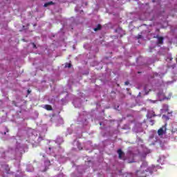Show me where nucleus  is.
Masks as SVG:
<instances>
[{
  "label": "nucleus",
  "mask_w": 177,
  "mask_h": 177,
  "mask_svg": "<svg viewBox=\"0 0 177 177\" xmlns=\"http://www.w3.org/2000/svg\"><path fill=\"white\" fill-rule=\"evenodd\" d=\"M157 96L160 102H162V100H169V99H171V95H169L168 97L165 96V93H164L163 90H160L157 93Z\"/></svg>",
  "instance_id": "1"
},
{
  "label": "nucleus",
  "mask_w": 177,
  "mask_h": 177,
  "mask_svg": "<svg viewBox=\"0 0 177 177\" xmlns=\"http://www.w3.org/2000/svg\"><path fill=\"white\" fill-rule=\"evenodd\" d=\"M165 138L167 139H171V140L176 139V136H175V134L171 132V130H167V132H165Z\"/></svg>",
  "instance_id": "2"
},
{
  "label": "nucleus",
  "mask_w": 177,
  "mask_h": 177,
  "mask_svg": "<svg viewBox=\"0 0 177 177\" xmlns=\"http://www.w3.org/2000/svg\"><path fill=\"white\" fill-rule=\"evenodd\" d=\"M117 152L118 154L119 160H123V161H125L127 160V158H125V153L122 151V149H119Z\"/></svg>",
  "instance_id": "3"
},
{
  "label": "nucleus",
  "mask_w": 177,
  "mask_h": 177,
  "mask_svg": "<svg viewBox=\"0 0 177 177\" xmlns=\"http://www.w3.org/2000/svg\"><path fill=\"white\" fill-rule=\"evenodd\" d=\"M165 132H167V127L165 125L158 130V135L159 136H162V135H165Z\"/></svg>",
  "instance_id": "4"
},
{
  "label": "nucleus",
  "mask_w": 177,
  "mask_h": 177,
  "mask_svg": "<svg viewBox=\"0 0 177 177\" xmlns=\"http://www.w3.org/2000/svg\"><path fill=\"white\" fill-rule=\"evenodd\" d=\"M155 38H157L158 41H157V44L158 45H162V44H164V38L158 35H157Z\"/></svg>",
  "instance_id": "5"
},
{
  "label": "nucleus",
  "mask_w": 177,
  "mask_h": 177,
  "mask_svg": "<svg viewBox=\"0 0 177 177\" xmlns=\"http://www.w3.org/2000/svg\"><path fill=\"white\" fill-rule=\"evenodd\" d=\"M44 109H46V110H48V111H52V110H53V109L52 108V106L49 104H46L44 106Z\"/></svg>",
  "instance_id": "6"
},
{
  "label": "nucleus",
  "mask_w": 177,
  "mask_h": 177,
  "mask_svg": "<svg viewBox=\"0 0 177 177\" xmlns=\"http://www.w3.org/2000/svg\"><path fill=\"white\" fill-rule=\"evenodd\" d=\"M50 5H55V3H53V1H49V2L44 3V8H48V6H49Z\"/></svg>",
  "instance_id": "7"
},
{
  "label": "nucleus",
  "mask_w": 177,
  "mask_h": 177,
  "mask_svg": "<svg viewBox=\"0 0 177 177\" xmlns=\"http://www.w3.org/2000/svg\"><path fill=\"white\" fill-rule=\"evenodd\" d=\"M99 30H102V25L99 24L96 28H94V31H99Z\"/></svg>",
  "instance_id": "8"
},
{
  "label": "nucleus",
  "mask_w": 177,
  "mask_h": 177,
  "mask_svg": "<svg viewBox=\"0 0 177 177\" xmlns=\"http://www.w3.org/2000/svg\"><path fill=\"white\" fill-rule=\"evenodd\" d=\"M163 108L165 109V111H169L168 105L167 104L163 105Z\"/></svg>",
  "instance_id": "9"
},
{
  "label": "nucleus",
  "mask_w": 177,
  "mask_h": 177,
  "mask_svg": "<svg viewBox=\"0 0 177 177\" xmlns=\"http://www.w3.org/2000/svg\"><path fill=\"white\" fill-rule=\"evenodd\" d=\"M149 124H150L151 126H153V125H154V124H155V121L153 120H149Z\"/></svg>",
  "instance_id": "10"
},
{
  "label": "nucleus",
  "mask_w": 177,
  "mask_h": 177,
  "mask_svg": "<svg viewBox=\"0 0 177 177\" xmlns=\"http://www.w3.org/2000/svg\"><path fill=\"white\" fill-rule=\"evenodd\" d=\"M171 131L173 132L174 134H176V133H177V129H176V128L172 129L171 130Z\"/></svg>",
  "instance_id": "11"
},
{
  "label": "nucleus",
  "mask_w": 177,
  "mask_h": 177,
  "mask_svg": "<svg viewBox=\"0 0 177 177\" xmlns=\"http://www.w3.org/2000/svg\"><path fill=\"white\" fill-rule=\"evenodd\" d=\"M66 67H68V68H71V64H66Z\"/></svg>",
  "instance_id": "12"
},
{
  "label": "nucleus",
  "mask_w": 177,
  "mask_h": 177,
  "mask_svg": "<svg viewBox=\"0 0 177 177\" xmlns=\"http://www.w3.org/2000/svg\"><path fill=\"white\" fill-rule=\"evenodd\" d=\"M150 102H151V103H156L157 100H150Z\"/></svg>",
  "instance_id": "13"
},
{
  "label": "nucleus",
  "mask_w": 177,
  "mask_h": 177,
  "mask_svg": "<svg viewBox=\"0 0 177 177\" xmlns=\"http://www.w3.org/2000/svg\"><path fill=\"white\" fill-rule=\"evenodd\" d=\"M124 85H129V82H125Z\"/></svg>",
  "instance_id": "14"
},
{
  "label": "nucleus",
  "mask_w": 177,
  "mask_h": 177,
  "mask_svg": "<svg viewBox=\"0 0 177 177\" xmlns=\"http://www.w3.org/2000/svg\"><path fill=\"white\" fill-rule=\"evenodd\" d=\"M27 93H28V95H30V93H31V91L28 90V91H27Z\"/></svg>",
  "instance_id": "15"
},
{
  "label": "nucleus",
  "mask_w": 177,
  "mask_h": 177,
  "mask_svg": "<svg viewBox=\"0 0 177 177\" xmlns=\"http://www.w3.org/2000/svg\"><path fill=\"white\" fill-rule=\"evenodd\" d=\"M33 46L34 48H37V46H35L34 44H33Z\"/></svg>",
  "instance_id": "16"
},
{
  "label": "nucleus",
  "mask_w": 177,
  "mask_h": 177,
  "mask_svg": "<svg viewBox=\"0 0 177 177\" xmlns=\"http://www.w3.org/2000/svg\"><path fill=\"white\" fill-rule=\"evenodd\" d=\"M153 117H156V115H153Z\"/></svg>",
  "instance_id": "17"
},
{
  "label": "nucleus",
  "mask_w": 177,
  "mask_h": 177,
  "mask_svg": "<svg viewBox=\"0 0 177 177\" xmlns=\"http://www.w3.org/2000/svg\"><path fill=\"white\" fill-rule=\"evenodd\" d=\"M49 150H50V147L49 148Z\"/></svg>",
  "instance_id": "18"
}]
</instances>
